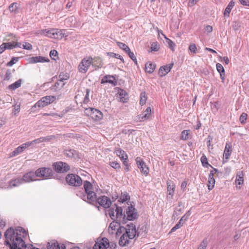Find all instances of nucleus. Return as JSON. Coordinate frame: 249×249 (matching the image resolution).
Segmentation results:
<instances>
[{"label":"nucleus","mask_w":249,"mask_h":249,"mask_svg":"<svg viewBox=\"0 0 249 249\" xmlns=\"http://www.w3.org/2000/svg\"><path fill=\"white\" fill-rule=\"evenodd\" d=\"M118 94L120 98V101L123 103H126L128 99V95L126 91L124 89L118 88Z\"/></svg>","instance_id":"24"},{"label":"nucleus","mask_w":249,"mask_h":249,"mask_svg":"<svg viewBox=\"0 0 249 249\" xmlns=\"http://www.w3.org/2000/svg\"><path fill=\"white\" fill-rule=\"evenodd\" d=\"M50 138L49 137H41L38 139H36L34 141H31L32 145H35L41 142L50 141Z\"/></svg>","instance_id":"40"},{"label":"nucleus","mask_w":249,"mask_h":249,"mask_svg":"<svg viewBox=\"0 0 249 249\" xmlns=\"http://www.w3.org/2000/svg\"><path fill=\"white\" fill-rule=\"evenodd\" d=\"M244 173L243 171L239 172L237 173L235 179V184L237 189H241L242 186L243 185L244 181Z\"/></svg>","instance_id":"20"},{"label":"nucleus","mask_w":249,"mask_h":249,"mask_svg":"<svg viewBox=\"0 0 249 249\" xmlns=\"http://www.w3.org/2000/svg\"><path fill=\"white\" fill-rule=\"evenodd\" d=\"M91 59V64L93 67L95 68L97 70L99 68H101L103 66V63L102 59L100 57H94V58L89 57Z\"/></svg>","instance_id":"21"},{"label":"nucleus","mask_w":249,"mask_h":249,"mask_svg":"<svg viewBox=\"0 0 249 249\" xmlns=\"http://www.w3.org/2000/svg\"><path fill=\"white\" fill-rule=\"evenodd\" d=\"M5 244L10 247V249H22L26 247L25 240L28 237V231L22 227H18L15 230L9 228L4 234Z\"/></svg>","instance_id":"1"},{"label":"nucleus","mask_w":249,"mask_h":249,"mask_svg":"<svg viewBox=\"0 0 249 249\" xmlns=\"http://www.w3.org/2000/svg\"><path fill=\"white\" fill-rule=\"evenodd\" d=\"M140 104L141 106H143L146 103L147 101V96H146V93L145 91L142 92L140 94Z\"/></svg>","instance_id":"41"},{"label":"nucleus","mask_w":249,"mask_h":249,"mask_svg":"<svg viewBox=\"0 0 249 249\" xmlns=\"http://www.w3.org/2000/svg\"><path fill=\"white\" fill-rule=\"evenodd\" d=\"M65 85V83L59 79L54 85L51 87V89L54 91H59L64 87Z\"/></svg>","instance_id":"27"},{"label":"nucleus","mask_w":249,"mask_h":249,"mask_svg":"<svg viewBox=\"0 0 249 249\" xmlns=\"http://www.w3.org/2000/svg\"><path fill=\"white\" fill-rule=\"evenodd\" d=\"M200 160H201L202 165L204 167H208V166L212 167V166L210 164H209V163L208 162L207 158L205 155H204L201 157Z\"/></svg>","instance_id":"47"},{"label":"nucleus","mask_w":249,"mask_h":249,"mask_svg":"<svg viewBox=\"0 0 249 249\" xmlns=\"http://www.w3.org/2000/svg\"><path fill=\"white\" fill-rule=\"evenodd\" d=\"M14 71L15 70H13L12 71L10 69L7 70L3 80L4 81L10 80L12 77V71L14 72Z\"/></svg>","instance_id":"42"},{"label":"nucleus","mask_w":249,"mask_h":249,"mask_svg":"<svg viewBox=\"0 0 249 249\" xmlns=\"http://www.w3.org/2000/svg\"><path fill=\"white\" fill-rule=\"evenodd\" d=\"M189 134V130H183L182 132L181 138L182 140H186L188 139V135Z\"/></svg>","instance_id":"58"},{"label":"nucleus","mask_w":249,"mask_h":249,"mask_svg":"<svg viewBox=\"0 0 249 249\" xmlns=\"http://www.w3.org/2000/svg\"><path fill=\"white\" fill-rule=\"evenodd\" d=\"M151 112V108L150 107H147L146 110L141 114L140 115L139 119L140 121H144L149 118Z\"/></svg>","instance_id":"28"},{"label":"nucleus","mask_w":249,"mask_h":249,"mask_svg":"<svg viewBox=\"0 0 249 249\" xmlns=\"http://www.w3.org/2000/svg\"><path fill=\"white\" fill-rule=\"evenodd\" d=\"M123 161V165L124 166V169L126 172H128L130 170V166L129 164V160L128 159V157L125 158V159L121 160Z\"/></svg>","instance_id":"45"},{"label":"nucleus","mask_w":249,"mask_h":249,"mask_svg":"<svg viewBox=\"0 0 249 249\" xmlns=\"http://www.w3.org/2000/svg\"><path fill=\"white\" fill-rule=\"evenodd\" d=\"M90 65H91V64L90 57H89L87 59L84 58L79 64L78 70L80 72L85 73Z\"/></svg>","instance_id":"10"},{"label":"nucleus","mask_w":249,"mask_h":249,"mask_svg":"<svg viewBox=\"0 0 249 249\" xmlns=\"http://www.w3.org/2000/svg\"><path fill=\"white\" fill-rule=\"evenodd\" d=\"M160 49V46L157 42H153L151 44V51L157 52Z\"/></svg>","instance_id":"52"},{"label":"nucleus","mask_w":249,"mask_h":249,"mask_svg":"<svg viewBox=\"0 0 249 249\" xmlns=\"http://www.w3.org/2000/svg\"><path fill=\"white\" fill-rule=\"evenodd\" d=\"M54 35L53 37L54 39H61L63 37H67L68 35H66L65 30L54 28Z\"/></svg>","instance_id":"23"},{"label":"nucleus","mask_w":249,"mask_h":249,"mask_svg":"<svg viewBox=\"0 0 249 249\" xmlns=\"http://www.w3.org/2000/svg\"><path fill=\"white\" fill-rule=\"evenodd\" d=\"M22 48L27 50H31L32 49L33 47L30 43L24 42L22 44Z\"/></svg>","instance_id":"59"},{"label":"nucleus","mask_w":249,"mask_h":249,"mask_svg":"<svg viewBox=\"0 0 249 249\" xmlns=\"http://www.w3.org/2000/svg\"><path fill=\"white\" fill-rule=\"evenodd\" d=\"M117 45L120 49L123 50L126 53H127L130 50L129 47L123 42H118Z\"/></svg>","instance_id":"48"},{"label":"nucleus","mask_w":249,"mask_h":249,"mask_svg":"<svg viewBox=\"0 0 249 249\" xmlns=\"http://www.w3.org/2000/svg\"><path fill=\"white\" fill-rule=\"evenodd\" d=\"M217 172V170L213 169V170L211 171L208 178V181L207 186L209 190H212L214 187L215 180L214 178V175Z\"/></svg>","instance_id":"15"},{"label":"nucleus","mask_w":249,"mask_h":249,"mask_svg":"<svg viewBox=\"0 0 249 249\" xmlns=\"http://www.w3.org/2000/svg\"><path fill=\"white\" fill-rule=\"evenodd\" d=\"M136 228L133 224H128L125 228V234L128 235L130 239H133L136 236Z\"/></svg>","instance_id":"16"},{"label":"nucleus","mask_w":249,"mask_h":249,"mask_svg":"<svg viewBox=\"0 0 249 249\" xmlns=\"http://www.w3.org/2000/svg\"><path fill=\"white\" fill-rule=\"evenodd\" d=\"M53 166L57 173H64L70 170L69 166L66 163L61 161L53 163Z\"/></svg>","instance_id":"12"},{"label":"nucleus","mask_w":249,"mask_h":249,"mask_svg":"<svg viewBox=\"0 0 249 249\" xmlns=\"http://www.w3.org/2000/svg\"><path fill=\"white\" fill-rule=\"evenodd\" d=\"M4 43V45H5L6 50V49L11 50L14 48H15V46H14V41H11V42H7V43Z\"/></svg>","instance_id":"55"},{"label":"nucleus","mask_w":249,"mask_h":249,"mask_svg":"<svg viewBox=\"0 0 249 249\" xmlns=\"http://www.w3.org/2000/svg\"><path fill=\"white\" fill-rule=\"evenodd\" d=\"M90 91V89H86V95L85 96V97H84V99L83 100V103L85 104H88L90 101L89 98Z\"/></svg>","instance_id":"49"},{"label":"nucleus","mask_w":249,"mask_h":249,"mask_svg":"<svg viewBox=\"0 0 249 249\" xmlns=\"http://www.w3.org/2000/svg\"><path fill=\"white\" fill-rule=\"evenodd\" d=\"M116 245L114 243L110 244L108 239L106 238H98L97 240L93 249H107L108 248L114 249L116 247Z\"/></svg>","instance_id":"3"},{"label":"nucleus","mask_w":249,"mask_h":249,"mask_svg":"<svg viewBox=\"0 0 249 249\" xmlns=\"http://www.w3.org/2000/svg\"><path fill=\"white\" fill-rule=\"evenodd\" d=\"M207 245V241L205 240H203L201 244H200L199 246L198 247V249H206Z\"/></svg>","instance_id":"64"},{"label":"nucleus","mask_w":249,"mask_h":249,"mask_svg":"<svg viewBox=\"0 0 249 249\" xmlns=\"http://www.w3.org/2000/svg\"><path fill=\"white\" fill-rule=\"evenodd\" d=\"M167 184V197L170 199H172L175 194L176 184L174 182L171 180L168 179L166 182Z\"/></svg>","instance_id":"9"},{"label":"nucleus","mask_w":249,"mask_h":249,"mask_svg":"<svg viewBox=\"0 0 249 249\" xmlns=\"http://www.w3.org/2000/svg\"><path fill=\"white\" fill-rule=\"evenodd\" d=\"M22 81V80L21 79H18L14 83L9 85L8 87V89L10 90H15V89L20 87Z\"/></svg>","instance_id":"34"},{"label":"nucleus","mask_w":249,"mask_h":249,"mask_svg":"<svg viewBox=\"0 0 249 249\" xmlns=\"http://www.w3.org/2000/svg\"><path fill=\"white\" fill-rule=\"evenodd\" d=\"M129 239H131L129 238L128 235L124 233L120 237L119 242V245L122 247L126 246L129 243Z\"/></svg>","instance_id":"32"},{"label":"nucleus","mask_w":249,"mask_h":249,"mask_svg":"<svg viewBox=\"0 0 249 249\" xmlns=\"http://www.w3.org/2000/svg\"><path fill=\"white\" fill-rule=\"evenodd\" d=\"M109 165L114 169H120L121 168L120 164L117 161L110 162Z\"/></svg>","instance_id":"62"},{"label":"nucleus","mask_w":249,"mask_h":249,"mask_svg":"<svg viewBox=\"0 0 249 249\" xmlns=\"http://www.w3.org/2000/svg\"><path fill=\"white\" fill-rule=\"evenodd\" d=\"M101 84L109 83L115 86L117 82L114 76L111 75H106L102 79Z\"/></svg>","instance_id":"19"},{"label":"nucleus","mask_w":249,"mask_h":249,"mask_svg":"<svg viewBox=\"0 0 249 249\" xmlns=\"http://www.w3.org/2000/svg\"><path fill=\"white\" fill-rule=\"evenodd\" d=\"M114 153L116 154L117 156H118L121 160H122L125 158L128 157L127 155L126 154L125 152L120 148L116 147L115 148Z\"/></svg>","instance_id":"30"},{"label":"nucleus","mask_w":249,"mask_h":249,"mask_svg":"<svg viewBox=\"0 0 249 249\" xmlns=\"http://www.w3.org/2000/svg\"><path fill=\"white\" fill-rule=\"evenodd\" d=\"M247 114L246 113H242L239 118V121L241 124L245 123V121L247 120Z\"/></svg>","instance_id":"61"},{"label":"nucleus","mask_w":249,"mask_h":249,"mask_svg":"<svg viewBox=\"0 0 249 249\" xmlns=\"http://www.w3.org/2000/svg\"><path fill=\"white\" fill-rule=\"evenodd\" d=\"M35 174L33 172H30L25 174L23 176L22 181L23 180L25 182H30L34 180Z\"/></svg>","instance_id":"33"},{"label":"nucleus","mask_w":249,"mask_h":249,"mask_svg":"<svg viewBox=\"0 0 249 249\" xmlns=\"http://www.w3.org/2000/svg\"><path fill=\"white\" fill-rule=\"evenodd\" d=\"M47 249H66L63 244H59L55 240H53L48 243ZM70 249H80L78 247L74 246Z\"/></svg>","instance_id":"11"},{"label":"nucleus","mask_w":249,"mask_h":249,"mask_svg":"<svg viewBox=\"0 0 249 249\" xmlns=\"http://www.w3.org/2000/svg\"><path fill=\"white\" fill-rule=\"evenodd\" d=\"M19 59V57H14L12 58V59L7 63V66L9 67L12 66L14 64H15L17 61H18Z\"/></svg>","instance_id":"57"},{"label":"nucleus","mask_w":249,"mask_h":249,"mask_svg":"<svg viewBox=\"0 0 249 249\" xmlns=\"http://www.w3.org/2000/svg\"><path fill=\"white\" fill-rule=\"evenodd\" d=\"M240 26H241V25H240V23H239V22L237 21L233 22L232 27L233 30H234V31L239 30L240 28Z\"/></svg>","instance_id":"56"},{"label":"nucleus","mask_w":249,"mask_h":249,"mask_svg":"<svg viewBox=\"0 0 249 249\" xmlns=\"http://www.w3.org/2000/svg\"><path fill=\"white\" fill-rule=\"evenodd\" d=\"M55 99V97L53 96H46L43 97L32 107V108H36L37 107L38 108L43 107L53 103Z\"/></svg>","instance_id":"6"},{"label":"nucleus","mask_w":249,"mask_h":249,"mask_svg":"<svg viewBox=\"0 0 249 249\" xmlns=\"http://www.w3.org/2000/svg\"><path fill=\"white\" fill-rule=\"evenodd\" d=\"M22 183V179L20 178H16L10 181L9 185L11 187H16Z\"/></svg>","instance_id":"43"},{"label":"nucleus","mask_w":249,"mask_h":249,"mask_svg":"<svg viewBox=\"0 0 249 249\" xmlns=\"http://www.w3.org/2000/svg\"><path fill=\"white\" fill-rule=\"evenodd\" d=\"M84 187L86 196H84V200L88 203H93L96 198V193L93 191L92 185L88 181L84 182Z\"/></svg>","instance_id":"2"},{"label":"nucleus","mask_w":249,"mask_h":249,"mask_svg":"<svg viewBox=\"0 0 249 249\" xmlns=\"http://www.w3.org/2000/svg\"><path fill=\"white\" fill-rule=\"evenodd\" d=\"M216 70H217V71L220 74V78L222 80V82L223 83H224V80H225V71L224 67L221 64H220L219 63L216 64Z\"/></svg>","instance_id":"29"},{"label":"nucleus","mask_w":249,"mask_h":249,"mask_svg":"<svg viewBox=\"0 0 249 249\" xmlns=\"http://www.w3.org/2000/svg\"><path fill=\"white\" fill-rule=\"evenodd\" d=\"M184 216H183L179 220V221L174 227H173L170 231V232H173L176 231L177 229L180 228L182 226V224H181V222L183 220V218H184Z\"/></svg>","instance_id":"50"},{"label":"nucleus","mask_w":249,"mask_h":249,"mask_svg":"<svg viewBox=\"0 0 249 249\" xmlns=\"http://www.w3.org/2000/svg\"><path fill=\"white\" fill-rule=\"evenodd\" d=\"M67 182L73 186H80L82 184V180L81 178L77 175L70 174L66 177Z\"/></svg>","instance_id":"5"},{"label":"nucleus","mask_w":249,"mask_h":249,"mask_svg":"<svg viewBox=\"0 0 249 249\" xmlns=\"http://www.w3.org/2000/svg\"><path fill=\"white\" fill-rule=\"evenodd\" d=\"M234 5H235V2L232 0H231L229 3L228 5L225 8L224 13H223L224 17H227V18L229 17L230 12H231V10H232V9L233 8Z\"/></svg>","instance_id":"31"},{"label":"nucleus","mask_w":249,"mask_h":249,"mask_svg":"<svg viewBox=\"0 0 249 249\" xmlns=\"http://www.w3.org/2000/svg\"><path fill=\"white\" fill-rule=\"evenodd\" d=\"M220 106V105L218 102H214L211 106L212 110L214 112H216L218 111Z\"/></svg>","instance_id":"53"},{"label":"nucleus","mask_w":249,"mask_h":249,"mask_svg":"<svg viewBox=\"0 0 249 249\" xmlns=\"http://www.w3.org/2000/svg\"><path fill=\"white\" fill-rule=\"evenodd\" d=\"M49 61L50 60L48 58L41 56H33L29 58L30 63L49 62Z\"/></svg>","instance_id":"22"},{"label":"nucleus","mask_w":249,"mask_h":249,"mask_svg":"<svg viewBox=\"0 0 249 249\" xmlns=\"http://www.w3.org/2000/svg\"><path fill=\"white\" fill-rule=\"evenodd\" d=\"M58 54V52L55 50H52L50 52V56L52 59L55 60L53 57H55Z\"/></svg>","instance_id":"63"},{"label":"nucleus","mask_w":249,"mask_h":249,"mask_svg":"<svg viewBox=\"0 0 249 249\" xmlns=\"http://www.w3.org/2000/svg\"><path fill=\"white\" fill-rule=\"evenodd\" d=\"M124 228L120 226V224L116 221H113L110 223L108 227V231L111 234H113L115 231H117V234L119 232H122V230Z\"/></svg>","instance_id":"13"},{"label":"nucleus","mask_w":249,"mask_h":249,"mask_svg":"<svg viewBox=\"0 0 249 249\" xmlns=\"http://www.w3.org/2000/svg\"><path fill=\"white\" fill-rule=\"evenodd\" d=\"M35 175L36 177L43 179H48L53 176V173L50 168L42 167L36 170Z\"/></svg>","instance_id":"4"},{"label":"nucleus","mask_w":249,"mask_h":249,"mask_svg":"<svg viewBox=\"0 0 249 249\" xmlns=\"http://www.w3.org/2000/svg\"><path fill=\"white\" fill-rule=\"evenodd\" d=\"M137 166L140 170L141 173L145 176H147L149 174V168L147 166L144 160L141 157H137L135 159Z\"/></svg>","instance_id":"8"},{"label":"nucleus","mask_w":249,"mask_h":249,"mask_svg":"<svg viewBox=\"0 0 249 249\" xmlns=\"http://www.w3.org/2000/svg\"><path fill=\"white\" fill-rule=\"evenodd\" d=\"M130 199V196L127 193L124 192L121 193L119 197V201L122 203L129 201Z\"/></svg>","instance_id":"36"},{"label":"nucleus","mask_w":249,"mask_h":249,"mask_svg":"<svg viewBox=\"0 0 249 249\" xmlns=\"http://www.w3.org/2000/svg\"><path fill=\"white\" fill-rule=\"evenodd\" d=\"M116 214L115 216L116 217V219H118L119 220H121L122 218H124L125 216V215L123 214V211L121 207H116Z\"/></svg>","instance_id":"35"},{"label":"nucleus","mask_w":249,"mask_h":249,"mask_svg":"<svg viewBox=\"0 0 249 249\" xmlns=\"http://www.w3.org/2000/svg\"><path fill=\"white\" fill-rule=\"evenodd\" d=\"M24 150V148L22 147V146L21 145L17 148H16L14 151L11 152L10 154V157H15L19 154L21 153Z\"/></svg>","instance_id":"39"},{"label":"nucleus","mask_w":249,"mask_h":249,"mask_svg":"<svg viewBox=\"0 0 249 249\" xmlns=\"http://www.w3.org/2000/svg\"><path fill=\"white\" fill-rule=\"evenodd\" d=\"M189 49L191 52V53H197L196 46V45L194 43H192L190 45Z\"/></svg>","instance_id":"60"},{"label":"nucleus","mask_w":249,"mask_h":249,"mask_svg":"<svg viewBox=\"0 0 249 249\" xmlns=\"http://www.w3.org/2000/svg\"><path fill=\"white\" fill-rule=\"evenodd\" d=\"M145 71L148 73H152L154 71L156 65L151 62H147L145 64Z\"/></svg>","instance_id":"37"},{"label":"nucleus","mask_w":249,"mask_h":249,"mask_svg":"<svg viewBox=\"0 0 249 249\" xmlns=\"http://www.w3.org/2000/svg\"><path fill=\"white\" fill-rule=\"evenodd\" d=\"M107 55L111 57H114L117 59L121 60L123 63H124V60L123 57L118 53H116L113 52L107 53Z\"/></svg>","instance_id":"44"},{"label":"nucleus","mask_w":249,"mask_h":249,"mask_svg":"<svg viewBox=\"0 0 249 249\" xmlns=\"http://www.w3.org/2000/svg\"><path fill=\"white\" fill-rule=\"evenodd\" d=\"M59 78L60 80H62L63 82L64 80H68L70 78L69 74L67 73H64L63 72H61L59 75Z\"/></svg>","instance_id":"54"},{"label":"nucleus","mask_w":249,"mask_h":249,"mask_svg":"<svg viewBox=\"0 0 249 249\" xmlns=\"http://www.w3.org/2000/svg\"><path fill=\"white\" fill-rule=\"evenodd\" d=\"M89 203L95 205H99L105 208H108L111 205V201L110 199L106 196H101L97 198L96 196L95 201L93 203Z\"/></svg>","instance_id":"7"},{"label":"nucleus","mask_w":249,"mask_h":249,"mask_svg":"<svg viewBox=\"0 0 249 249\" xmlns=\"http://www.w3.org/2000/svg\"><path fill=\"white\" fill-rule=\"evenodd\" d=\"M9 10L11 12L18 13L19 12L18 4L17 2H13L9 6Z\"/></svg>","instance_id":"38"},{"label":"nucleus","mask_w":249,"mask_h":249,"mask_svg":"<svg viewBox=\"0 0 249 249\" xmlns=\"http://www.w3.org/2000/svg\"><path fill=\"white\" fill-rule=\"evenodd\" d=\"M103 115L102 112L99 109L94 108L92 114H90V117L94 120L99 121L103 118Z\"/></svg>","instance_id":"25"},{"label":"nucleus","mask_w":249,"mask_h":249,"mask_svg":"<svg viewBox=\"0 0 249 249\" xmlns=\"http://www.w3.org/2000/svg\"><path fill=\"white\" fill-rule=\"evenodd\" d=\"M173 65V63H170L160 67L159 70V74L160 76L162 77L166 75V74L170 71Z\"/></svg>","instance_id":"18"},{"label":"nucleus","mask_w":249,"mask_h":249,"mask_svg":"<svg viewBox=\"0 0 249 249\" xmlns=\"http://www.w3.org/2000/svg\"><path fill=\"white\" fill-rule=\"evenodd\" d=\"M166 42L168 45L169 48L172 51H175V47L176 46L175 43L172 41L170 39L165 37Z\"/></svg>","instance_id":"46"},{"label":"nucleus","mask_w":249,"mask_h":249,"mask_svg":"<svg viewBox=\"0 0 249 249\" xmlns=\"http://www.w3.org/2000/svg\"><path fill=\"white\" fill-rule=\"evenodd\" d=\"M127 219L128 220H133L135 219L137 217V213L135 208L132 206H129L126 212Z\"/></svg>","instance_id":"17"},{"label":"nucleus","mask_w":249,"mask_h":249,"mask_svg":"<svg viewBox=\"0 0 249 249\" xmlns=\"http://www.w3.org/2000/svg\"><path fill=\"white\" fill-rule=\"evenodd\" d=\"M116 212V208H112L108 210V215L112 219L115 220L116 219L115 216Z\"/></svg>","instance_id":"51"},{"label":"nucleus","mask_w":249,"mask_h":249,"mask_svg":"<svg viewBox=\"0 0 249 249\" xmlns=\"http://www.w3.org/2000/svg\"><path fill=\"white\" fill-rule=\"evenodd\" d=\"M232 152V145L230 142H227L223 152V162H226L230 159Z\"/></svg>","instance_id":"14"},{"label":"nucleus","mask_w":249,"mask_h":249,"mask_svg":"<svg viewBox=\"0 0 249 249\" xmlns=\"http://www.w3.org/2000/svg\"><path fill=\"white\" fill-rule=\"evenodd\" d=\"M54 28L52 29H45L40 30L39 32V34L41 35H44L46 36H47L50 38H53V36L54 35Z\"/></svg>","instance_id":"26"}]
</instances>
